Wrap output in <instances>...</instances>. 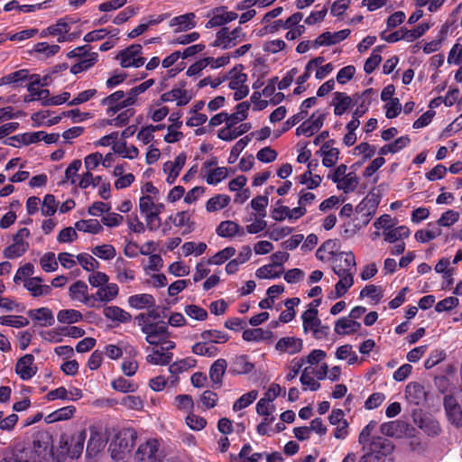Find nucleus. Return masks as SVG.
<instances>
[{"mask_svg": "<svg viewBox=\"0 0 462 462\" xmlns=\"http://www.w3.org/2000/svg\"><path fill=\"white\" fill-rule=\"evenodd\" d=\"M142 332L145 335L146 342L151 346L171 341L168 327L162 321H152L151 315L141 313L136 317Z\"/></svg>", "mask_w": 462, "mask_h": 462, "instance_id": "f257e3e1", "label": "nucleus"}, {"mask_svg": "<svg viewBox=\"0 0 462 462\" xmlns=\"http://www.w3.org/2000/svg\"><path fill=\"white\" fill-rule=\"evenodd\" d=\"M139 209L144 217L146 226L150 231H156L162 225L160 214L165 209L163 203L156 202L155 198L143 195L139 199Z\"/></svg>", "mask_w": 462, "mask_h": 462, "instance_id": "f03ea898", "label": "nucleus"}, {"mask_svg": "<svg viewBox=\"0 0 462 462\" xmlns=\"http://www.w3.org/2000/svg\"><path fill=\"white\" fill-rule=\"evenodd\" d=\"M166 452L160 439L150 438L139 443L134 455V462H162Z\"/></svg>", "mask_w": 462, "mask_h": 462, "instance_id": "7ed1b4c3", "label": "nucleus"}, {"mask_svg": "<svg viewBox=\"0 0 462 462\" xmlns=\"http://www.w3.org/2000/svg\"><path fill=\"white\" fill-rule=\"evenodd\" d=\"M313 303H315L314 306L310 305L301 315L302 327L304 333L311 332L315 338L321 339L328 336L329 328L323 326L318 317L317 307L319 305L320 300H316Z\"/></svg>", "mask_w": 462, "mask_h": 462, "instance_id": "20e7f679", "label": "nucleus"}, {"mask_svg": "<svg viewBox=\"0 0 462 462\" xmlns=\"http://www.w3.org/2000/svg\"><path fill=\"white\" fill-rule=\"evenodd\" d=\"M136 440V432L132 429H125L119 431L109 445L111 457L120 460L127 455Z\"/></svg>", "mask_w": 462, "mask_h": 462, "instance_id": "39448f33", "label": "nucleus"}, {"mask_svg": "<svg viewBox=\"0 0 462 462\" xmlns=\"http://www.w3.org/2000/svg\"><path fill=\"white\" fill-rule=\"evenodd\" d=\"M347 170L346 164H340L328 175V178L337 185V189L346 194L355 191L359 184L357 175L353 171L347 172Z\"/></svg>", "mask_w": 462, "mask_h": 462, "instance_id": "423d86ee", "label": "nucleus"}, {"mask_svg": "<svg viewBox=\"0 0 462 462\" xmlns=\"http://www.w3.org/2000/svg\"><path fill=\"white\" fill-rule=\"evenodd\" d=\"M176 346L175 342L169 341L153 346V347L147 346L145 351L147 356L145 360L148 364L152 365H170L173 358L171 350Z\"/></svg>", "mask_w": 462, "mask_h": 462, "instance_id": "0eeeda50", "label": "nucleus"}, {"mask_svg": "<svg viewBox=\"0 0 462 462\" xmlns=\"http://www.w3.org/2000/svg\"><path fill=\"white\" fill-rule=\"evenodd\" d=\"M245 39L246 33L243 31L242 27L238 26L233 30H229L227 27H223L216 33L213 46L218 47L222 50H227L236 46Z\"/></svg>", "mask_w": 462, "mask_h": 462, "instance_id": "6e6552de", "label": "nucleus"}, {"mask_svg": "<svg viewBox=\"0 0 462 462\" xmlns=\"http://www.w3.org/2000/svg\"><path fill=\"white\" fill-rule=\"evenodd\" d=\"M393 451L391 442L384 438L374 439L370 444L369 451L362 457L360 462H384L386 457Z\"/></svg>", "mask_w": 462, "mask_h": 462, "instance_id": "1a4fd4ad", "label": "nucleus"}, {"mask_svg": "<svg viewBox=\"0 0 462 462\" xmlns=\"http://www.w3.org/2000/svg\"><path fill=\"white\" fill-rule=\"evenodd\" d=\"M338 256L339 258H336L331 263L332 271L337 278L355 275L356 262L353 252H339Z\"/></svg>", "mask_w": 462, "mask_h": 462, "instance_id": "9d476101", "label": "nucleus"}, {"mask_svg": "<svg viewBox=\"0 0 462 462\" xmlns=\"http://www.w3.org/2000/svg\"><path fill=\"white\" fill-rule=\"evenodd\" d=\"M116 60L123 68H140L145 63L141 44H132L122 50L116 55Z\"/></svg>", "mask_w": 462, "mask_h": 462, "instance_id": "9b49d317", "label": "nucleus"}, {"mask_svg": "<svg viewBox=\"0 0 462 462\" xmlns=\"http://www.w3.org/2000/svg\"><path fill=\"white\" fill-rule=\"evenodd\" d=\"M30 234L28 228H20L14 236L13 243L4 250L5 257L15 259L22 256L29 249L28 238Z\"/></svg>", "mask_w": 462, "mask_h": 462, "instance_id": "f8f14e48", "label": "nucleus"}, {"mask_svg": "<svg viewBox=\"0 0 462 462\" xmlns=\"http://www.w3.org/2000/svg\"><path fill=\"white\" fill-rule=\"evenodd\" d=\"M201 176L209 185H217L228 176L226 167L217 166L216 159L207 160L201 166Z\"/></svg>", "mask_w": 462, "mask_h": 462, "instance_id": "ddd939ff", "label": "nucleus"}, {"mask_svg": "<svg viewBox=\"0 0 462 462\" xmlns=\"http://www.w3.org/2000/svg\"><path fill=\"white\" fill-rule=\"evenodd\" d=\"M134 104L133 97H125L122 90L114 92L113 94L102 99L101 105L106 107V115L113 116L123 108Z\"/></svg>", "mask_w": 462, "mask_h": 462, "instance_id": "4468645a", "label": "nucleus"}, {"mask_svg": "<svg viewBox=\"0 0 462 462\" xmlns=\"http://www.w3.org/2000/svg\"><path fill=\"white\" fill-rule=\"evenodd\" d=\"M228 88L234 91V98L241 100L249 93V88L246 85L247 75L237 69H234L229 72Z\"/></svg>", "mask_w": 462, "mask_h": 462, "instance_id": "2eb2a0df", "label": "nucleus"}, {"mask_svg": "<svg viewBox=\"0 0 462 462\" xmlns=\"http://www.w3.org/2000/svg\"><path fill=\"white\" fill-rule=\"evenodd\" d=\"M207 17L208 18V21L206 23L205 27L207 29H210L233 22L238 17V15L236 12L228 11L226 6H219L211 9L207 14Z\"/></svg>", "mask_w": 462, "mask_h": 462, "instance_id": "dca6fc26", "label": "nucleus"}, {"mask_svg": "<svg viewBox=\"0 0 462 462\" xmlns=\"http://www.w3.org/2000/svg\"><path fill=\"white\" fill-rule=\"evenodd\" d=\"M327 115L328 114L322 110L315 111L309 119L303 121L302 124L297 127L296 134L298 136L313 135L323 126Z\"/></svg>", "mask_w": 462, "mask_h": 462, "instance_id": "f3484780", "label": "nucleus"}, {"mask_svg": "<svg viewBox=\"0 0 462 462\" xmlns=\"http://www.w3.org/2000/svg\"><path fill=\"white\" fill-rule=\"evenodd\" d=\"M187 155L184 152L178 154L174 160L167 161L162 165V172L164 173L165 181L171 185L179 177L181 170L186 164Z\"/></svg>", "mask_w": 462, "mask_h": 462, "instance_id": "a211bd4d", "label": "nucleus"}, {"mask_svg": "<svg viewBox=\"0 0 462 462\" xmlns=\"http://www.w3.org/2000/svg\"><path fill=\"white\" fill-rule=\"evenodd\" d=\"M71 25L68 18H60L56 23L50 25L41 32V37L57 36L59 42H65L70 41V36L68 35L70 31Z\"/></svg>", "mask_w": 462, "mask_h": 462, "instance_id": "6ab92c4d", "label": "nucleus"}, {"mask_svg": "<svg viewBox=\"0 0 462 462\" xmlns=\"http://www.w3.org/2000/svg\"><path fill=\"white\" fill-rule=\"evenodd\" d=\"M378 201L374 197H365L356 207V219H360L364 226L367 225L375 214Z\"/></svg>", "mask_w": 462, "mask_h": 462, "instance_id": "aec40b11", "label": "nucleus"}, {"mask_svg": "<svg viewBox=\"0 0 462 462\" xmlns=\"http://www.w3.org/2000/svg\"><path fill=\"white\" fill-rule=\"evenodd\" d=\"M38 368L34 364V356L26 354L18 359L15 365V373L23 381L32 379L37 373Z\"/></svg>", "mask_w": 462, "mask_h": 462, "instance_id": "412c9836", "label": "nucleus"}, {"mask_svg": "<svg viewBox=\"0 0 462 462\" xmlns=\"http://www.w3.org/2000/svg\"><path fill=\"white\" fill-rule=\"evenodd\" d=\"M350 32L351 31L349 29H343L335 32H325L313 41V49L337 44L346 39L350 35Z\"/></svg>", "mask_w": 462, "mask_h": 462, "instance_id": "4be33fe9", "label": "nucleus"}, {"mask_svg": "<svg viewBox=\"0 0 462 462\" xmlns=\"http://www.w3.org/2000/svg\"><path fill=\"white\" fill-rule=\"evenodd\" d=\"M69 293L73 300L79 301L84 305L94 308L96 305L93 303V294H88V285L82 282L78 281L74 282L69 289Z\"/></svg>", "mask_w": 462, "mask_h": 462, "instance_id": "5701e85b", "label": "nucleus"}, {"mask_svg": "<svg viewBox=\"0 0 462 462\" xmlns=\"http://www.w3.org/2000/svg\"><path fill=\"white\" fill-rule=\"evenodd\" d=\"M303 348V341L297 337H283L275 344V350L280 354L295 355Z\"/></svg>", "mask_w": 462, "mask_h": 462, "instance_id": "b1692460", "label": "nucleus"}, {"mask_svg": "<svg viewBox=\"0 0 462 462\" xmlns=\"http://www.w3.org/2000/svg\"><path fill=\"white\" fill-rule=\"evenodd\" d=\"M169 26L175 32L192 30L197 26V16L192 12L175 16L169 21Z\"/></svg>", "mask_w": 462, "mask_h": 462, "instance_id": "393cba45", "label": "nucleus"}, {"mask_svg": "<svg viewBox=\"0 0 462 462\" xmlns=\"http://www.w3.org/2000/svg\"><path fill=\"white\" fill-rule=\"evenodd\" d=\"M191 99L192 95L190 91L182 87L173 88L161 96L162 102H174L178 106H186Z\"/></svg>", "mask_w": 462, "mask_h": 462, "instance_id": "a878e982", "label": "nucleus"}, {"mask_svg": "<svg viewBox=\"0 0 462 462\" xmlns=\"http://www.w3.org/2000/svg\"><path fill=\"white\" fill-rule=\"evenodd\" d=\"M339 249V242L337 239H328L325 241L316 251V257L323 262L328 263L339 258L337 253Z\"/></svg>", "mask_w": 462, "mask_h": 462, "instance_id": "bb28decb", "label": "nucleus"}, {"mask_svg": "<svg viewBox=\"0 0 462 462\" xmlns=\"http://www.w3.org/2000/svg\"><path fill=\"white\" fill-rule=\"evenodd\" d=\"M444 407L448 421L457 428L462 426V410L457 401L451 395L446 396Z\"/></svg>", "mask_w": 462, "mask_h": 462, "instance_id": "cd10ccee", "label": "nucleus"}, {"mask_svg": "<svg viewBox=\"0 0 462 462\" xmlns=\"http://www.w3.org/2000/svg\"><path fill=\"white\" fill-rule=\"evenodd\" d=\"M27 314L36 325L41 327H51L55 323L52 310L46 307L30 310Z\"/></svg>", "mask_w": 462, "mask_h": 462, "instance_id": "c85d7f7f", "label": "nucleus"}, {"mask_svg": "<svg viewBox=\"0 0 462 462\" xmlns=\"http://www.w3.org/2000/svg\"><path fill=\"white\" fill-rule=\"evenodd\" d=\"M319 154L322 158V164L327 168L335 166L339 158V150L334 146V141H327L321 146Z\"/></svg>", "mask_w": 462, "mask_h": 462, "instance_id": "c756f323", "label": "nucleus"}, {"mask_svg": "<svg viewBox=\"0 0 462 462\" xmlns=\"http://www.w3.org/2000/svg\"><path fill=\"white\" fill-rule=\"evenodd\" d=\"M119 293V287L116 283L107 282L104 286L97 289L93 294V303L99 301L101 303H108L113 301Z\"/></svg>", "mask_w": 462, "mask_h": 462, "instance_id": "7c9ffc66", "label": "nucleus"}, {"mask_svg": "<svg viewBox=\"0 0 462 462\" xmlns=\"http://www.w3.org/2000/svg\"><path fill=\"white\" fill-rule=\"evenodd\" d=\"M354 105L353 97L345 92H335L332 99L334 114L337 116L344 115Z\"/></svg>", "mask_w": 462, "mask_h": 462, "instance_id": "2f4dec72", "label": "nucleus"}, {"mask_svg": "<svg viewBox=\"0 0 462 462\" xmlns=\"http://www.w3.org/2000/svg\"><path fill=\"white\" fill-rule=\"evenodd\" d=\"M175 226L183 228L182 234H189L194 229V223L191 221V215L188 211H180L168 217Z\"/></svg>", "mask_w": 462, "mask_h": 462, "instance_id": "473e14b6", "label": "nucleus"}, {"mask_svg": "<svg viewBox=\"0 0 462 462\" xmlns=\"http://www.w3.org/2000/svg\"><path fill=\"white\" fill-rule=\"evenodd\" d=\"M128 305L135 310L150 309L155 306V299L149 293L134 294L127 299Z\"/></svg>", "mask_w": 462, "mask_h": 462, "instance_id": "72a5a7b5", "label": "nucleus"}, {"mask_svg": "<svg viewBox=\"0 0 462 462\" xmlns=\"http://www.w3.org/2000/svg\"><path fill=\"white\" fill-rule=\"evenodd\" d=\"M405 396L410 402L419 405L426 400V392L421 384L410 383L406 386Z\"/></svg>", "mask_w": 462, "mask_h": 462, "instance_id": "f704fd0d", "label": "nucleus"}, {"mask_svg": "<svg viewBox=\"0 0 462 462\" xmlns=\"http://www.w3.org/2000/svg\"><path fill=\"white\" fill-rule=\"evenodd\" d=\"M250 123H239L236 127L229 130L228 128H221L217 132V137L223 141H232L238 136L245 134L251 129Z\"/></svg>", "mask_w": 462, "mask_h": 462, "instance_id": "c9c22d12", "label": "nucleus"}, {"mask_svg": "<svg viewBox=\"0 0 462 462\" xmlns=\"http://www.w3.org/2000/svg\"><path fill=\"white\" fill-rule=\"evenodd\" d=\"M361 328V324L349 317L340 318L335 324V332L339 336L350 335L356 332Z\"/></svg>", "mask_w": 462, "mask_h": 462, "instance_id": "e433bc0d", "label": "nucleus"}, {"mask_svg": "<svg viewBox=\"0 0 462 462\" xmlns=\"http://www.w3.org/2000/svg\"><path fill=\"white\" fill-rule=\"evenodd\" d=\"M42 279L32 277L25 280L24 287L31 292L33 297L49 295L51 291V286L42 284Z\"/></svg>", "mask_w": 462, "mask_h": 462, "instance_id": "4c0bfd02", "label": "nucleus"}, {"mask_svg": "<svg viewBox=\"0 0 462 462\" xmlns=\"http://www.w3.org/2000/svg\"><path fill=\"white\" fill-rule=\"evenodd\" d=\"M31 119L33 122V126H51L57 125L61 120V116H52L49 110H42L33 113Z\"/></svg>", "mask_w": 462, "mask_h": 462, "instance_id": "58836bf2", "label": "nucleus"}, {"mask_svg": "<svg viewBox=\"0 0 462 462\" xmlns=\"http://www.w3.org/2000/svg\"><path fill=\"white\" fill-rule=\"evenodd\" d=\"M254 365L249 361L246 356H237L233 359L230 372L235 374H246L252 372Z\"/></svg>", "mask_w": 462, "mask_h": 462, "instance_id": "ea45409f", "label": "nucleus"}, {"mask_svg": "<svg viewBox=\"0 0 462 462\" xmlns=\"http://www.w3.org/2000/svg\"><path fill=\"white\" fill-rule=\"evenodd\" d=\"M227 367V362L219 358L216 360L209 368V378L214 384L220 386Z\"/></svg>", "mask_w": 462, "mask_h": 462, "instance_id": "a19ab883", "label": "nucleus"}, {"mask_svg": "<svg viewBox=\"0 0 462 462\" xmlns=\"http://www.w3.org/2000/svg\"><path fill=\"white\" fill-rule=\"evenodd\" d=\"M441 235V229L436 223H429L425 229L418 230L415 233V239L420 243L430 242Z\"/></svg>", "mask_w": 462, "mask_h": 462, "instance_id": "79ce46f5", "label": "nucleus"}, {"mask_svg": "<svg viewBox=\"0 0 462 462\" xmlns=\"http://www.w3.org/2000/svg\"><path fill=\"white\" fill-rule=\"evenodd\" d=\"M104 316L112 321L125 323L131 320V315L117 306H107L103 310Z\"/></svg>", "mask_w": 462, "mask_h": 462, "instance_id": "37998d69", "label": "nucleus"}, {"mask_svg": "<svg viewBox=\"0 0 462 462\" xmlns=\"http://www.w3.org/2000/svg\"><path fill=\"white\" fill-rule=\"evenodd\" d=\"M116 279L120 283H129L135 279L134 271L124 264L123 259H118L115 266Z\"/></svg>", "mask_w": 462, "mask_h": 462, "instance_id": "c03bdc74", "label": "nucleus"}, {"mask_svg": "<svg viewBox=\"0 0 462 462\" xmlns=\"http://www.w3.org/2000/svg\"><path fill=\"white\" fill-rule=\"evenodd\" d=\"M106 446L103 435L97 430H92L87 446V453L89 456L97 455Z\"/></svg>", "mask_w": 462, "mask_h": 462, "instance_id": "a18cd8bd", "label": "nucleus"}, {"mask_svg": "<svg viewBox=\"0 0 462 462\" xmlns=\"http://www.w3.org/2000/svg\"><path fill=\"white\" fill-rule=\"evenodd\" d=\"M383 234L384 236V240L393 244L407 238L410 236L411 231L407 226H400L393 228L391 226L389 229L384 230Z\"/></svg>", "mask_w": 462, "mask_h": 462, "instance_id": "49530a36", "label": "nucleus"}, {"mask_svg": "<svg viewBox=\"0 0 462 462\" xmlns=\"http://www.w3.org/2000/svg\"><path fill=\"white\" fill-rule=\"evenodd\" d=\"M236 250L233 246H226L217 252L207 260L208 265H221L236 255Z\"/></svg>", "mask_w": 462, "mask_h": 462, "instance_id": "de8ad7c7", "label": "nucleus"}, {"mask_svg": "<svg viewBox=\"0 0 462 462\" xmlns=\"http://www.w3.org/2000/svg\"><path fill=\"white\" fill-rule=\"evenodd\" d=\"M217 234L221 237H233L236 235L244 234V232L237 223L226 220L218 225Z\"/></svg>", "mask_w": 462, "mask_h": 462, "instance_id": "09e8293b", "label": "nucleus"}, {"mask_svg": "<svg viewBox=\"0 0 462 462\" xmlns=\"http://www.w3.org/2000/svg\"><path fill=\"white\" fill-rule=\"evenodd\" d=\"M230 197L225 194H217L210 198L206 203V210L209 213L225 208L230 203Z\"/></svg>", "mask_w": 462, "mask_h": 462, "instance_id": "8fccbe9b", "label": "nucleus"}, {"mask_svg": "<svg viewBox=\"0 0 462 462\" xmlns=\"http://www.w3.org/2000/svg\"><path fill=\"white\" fill-rule=\"evenodd\" d=\"M410 143V138L407 135L397 138L394 142L385 144L379 150V155L383 157L388 153H396L405 148Z\"/></svg>", "mask_w": 462, "mask_h": 462, "instance_id": "3c124183", "label": "nucleus"}, {"mask_svg": "<svg viewBox=\"0 0 462 462\" xmlns=\"http://www.w3.org/2000/svg\"><path fill=\"white\" fill-rule=\"evenodd\" d=\"M76 411V408L72 405L62 407L50 413L45 420L47 423L66 420L70 419Z\"/></svg>", "mask_w": 462, "mask_h": 462, "instance_id": "603ef678", "label": "nucleus"}, {"mask_svg": "<svg viewBox=\"0 0 462 462\" xmlns=\"http://www.w3.org/2000/svg\"><path fill=\"white\" fill-rule=\"evenodd\" d=\"M83 315L80 311L73 309L60 310L57 313V320L62 324H74L81 321Z\"/></svg>", "mask_w": 462, "mask_h": 462, "instance_id": "864d4df0", "label": "nucleus"}, {"mask_svg": "<svg viewBox=\"0 0 462 462\" xmlns=\"http://www.w3.org/2000/svg\"><path fill=\"white\" fill-rule=\"evenodd\" d=\"M337 360H347L349 365H355L358 362V356L353 350V346L349 344L340 346L337 348L335 353Z\"/></svg>", "mask_w": 462, "mask_h": 462, "instance_id": "5fc2aeb1", "label": "nucleus"}, {"mask_svg": "<svg viewBox=\"0 0 462 462\" xmlns=\"http://www.w3.org/2000/svg\"><path fill=\"white\" fill-rule=\"evenodd\" d=\"M208 248V245L204 242H185L181 245V251L184 256H200L202 255Z\"/></svg>", "mask_w": 462, "mask_h": 462, "instance_id": "6e6d98bb", "label": "nucleus"}, {"mask_svg": "<svg viewBox=\"0 0 462 462\" xmlns=\"http://www.w3.org/2000/svg\"><path fill=\"white\" fill-rule=\"evenodd\" d=\"M355 283V275L348 276V277H341L338 279L337 283L335 284V289L333 291V295L331 296L332 299H338L343 297L349 289L354 285Z\"/></svg>", "mask_w": 462, "mask_h": 462, "instance_id": "4d7b16f0", "label": "nucleus"}, {"mask_svg": "<svg viewBox=\"0 0 462 462\" xmlns=\"http://www.w3.org/2000/svg\"><path fill=\"white\" fill-rule=\"evenodd\" d=\"M112 149L115 153L130 160L135 159L139 155V150L134 145H128L125 142L115 143Z\"/></svg>", "mask_w": 462, "mask_h": 462, "instance_id": "13d9d810", "label": "nucleus"}, {"mask_svg": "<svg viewBox=\"0 0 462 462\" xmlns=\"http://www.w3.org/2000/svg\"><path fill=\"white\" fill-rule=\"evenodd\" d=\"M201 338L208 344H223L228 341L229 336L220 330L209 329L205 330L200 335Z\"/></svg>", "mask_w": 462, "mask_h": 462, "instance_id": "bf43d9fd", "label": "nucleus"}, {"mask_svg": "<svg viewBox=\"0 0 462 462\" xmlns=\"http://www.w3.org/2000/svg\"><path fill=\"white\" fill-rule=\"evenodd\" d=\"M300 380L304 391H317L320 388V383L314 378L313 371L310 370V366L303 369Z\"/></svg>", "mask_w": 462, "mask_h": 462, "instance_id": "052dcab7", "label": "nucleus"}, {"mask_svg": "<svg viewBox=\"0 0 462 462\" xmlns=\"http://www.w3.org/2000/svg\"><path fill=\"white\" fill-rule=\"evenodd\" d=\"M192 352L195 355L208 357H215L219 350L217 346L207 342H198L192 346Z\"/></svg>", "mask_w": 462, "mask_h": 462, "instance_id": "680f3d73", "label": "nucleus"}, {"mask_svg": "<svg viewBox=\"0 0 462 462\" xmlns=\"http://www.w3.org/2000/svg\"><path fill=\"white\" fill-rule=\"evenodd\" d=\"M375 97V92L373 88H368L362 93L353 95L354 105L362 107L365 110L369 109L373 98Z\"/></svg>", "mask_w": 462, "mask_h": 462, "instance_id": "e2e57ef3", "label": "nucleus"}, {"mask_svg": "<svg viewBox=\"0 0 462 462\" xmlns=\"http://www.w3.org/2000/svg\"><path fill=\"white\" fill-rule=\"evenodd\" d=\"M75 228L80 232L98 234L102 231V226L97 219L90 218L79 220L75 223Z\"/></svg>", "mask_w": 462, "mask_h": 462, "instance_id": "0e129e2a", "label": "nucleus"}, {"mask_svg": "<svg viewBox=\"0 0 462 462\" xmlns=\"http://www.w3.org/2000/svg\"><path fill=\"white\" fill-rule=\"evenodd\" d=\"M111 386L114 390L124 393H134L138 389L137 383L124 377H117L113 380Z\"/></svg>", "mask_w": 462, "mask_h": 462, "instance_id": "69168bd1", "label": "nucleus"}, {"mask_svg": "<svg viewBox=\"0 0 462 462\" xmlns=\"http://www.w3.org/2000/svg\"><path fill=\"white\" fill-rule=\"evenodd\" d=\"M272 332L271 331H265L263 328H251V329H245L243 332L242 337L245 341H263L264 339H267L271 337Z\"/></svg>", "mask_w": 462, "mask_h": 462, "instance_id": "338daca9", "label": "nucleus"}, {"mask_svg": "<svg viewBox=\"0 0 462 462\" xmlns=\"http://www.w3.org/2000/svg\"><path fill=\"white\" fill-rule=\"evenodd\" d=\"M174 406L177 410L189 414L194 409V401L189 394H179L174 398Z\"/></svg>", "mask_w": 462, "mask_h": 462, "instance_id": "774afa93", "label": "nucleus"}]
</instances>
